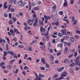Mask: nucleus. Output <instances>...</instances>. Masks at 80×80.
<instances>
[{
  "label": "nucleus",
  "instance_id": "f257e3e1",
  "mask_svg": "<svg viewBox=\"0 0 80 80\" xmlns=\"http://www.w3.org/2000/svg\"><path fill=\"white\" fill-rule=\"evenodd\" d=\"M18 6L19 8H22L23 7V1L21 0L19 1L18 2Z\"/></svg>",
  "mask_w": 80,
  "mask_h": 80
},
{
  "label": "nucleus",
  "instance_id": "f03ea898",
  "mask_svg": "<svg viewBox=\"0 0 80 80\" xmlns=\"http://www.w3.org/2000/svg\"><path fill=\"white\" fill-rule=\"evenodd\" d=\"M80 59V57L78 56L76 59H74L75 63L76 64H78L79 62V59Z\"/></svg>",
  "mask_w": 80,
  "mask_h": 80
},
{
  "label": "nucleus",
  "instance_id": "7ed1b4c3",
  "mask_svg": "<svg viewBox=\"0 0 80 80\" xmlns=\"http://www.w3.org/2000/svg\"><path fill=\"white\" fill-rule=\"evenodd\" d=\"M35 75H36V78L34 80H42V78H38V75H37V74L35 72H34Z\"/></svg>",
  "mask_w": 80,
  "mask_h": 80
},
{
  "label": "nucleus",
  "instance_id": "20e7f679",
  "mask_svg": "<svg viewBox=\"0 0 80 80\" xmlns=\"http://www.w3.org/2000/svg\"><path fill=\"white\" fill-rule=\"evenodd\" d=\"M67 75V72H63L61 74V76H62L63 77H66V75Z\"/></svg>",
  "mask_w": 80,
  "mask_h": 80
},
{
  "label": "nucleus",
  "instance_id": "39448f33",
  "mask_svg": "<svg viewBox=\"0 0 80 80\" xmlns=\"http://www.w3.org/2000/svg\"><path fill=\"white\" fill-rule=\"evenodd\" d=\"M44 17L46 20H49V19H50V18H51V17L50 16H47L45 15L44 16Z\"/></svg>",
  "mask_w": 80,
  "mask_h": 80
},
{
  "label": "nucleus",
  "instance_id": "423d86ee",
  "mask_svg": "<svg viewBox=\"0 0 80 80\" xmlns=\"http://www.w3.org/2000/svg\"><path fill=\"white\" fill-rule=\"evenodd\" d=\"M63 69H64V67H62L59 68L58 70V71L59 72H62L63 70Z\"/></svg>",
  "mask_w": 80,
  "mask_h": 80
},
{
  "label": "nucleus",
  "instance_id": "0eeeda50",
  "mask_svg": "<svg viewBox=\"0 0 80 80\" xmlns=\"http://www.w3.org/2000/svg\"><path fill=\"white\" fill-rule=\"evenodd\" d=\"M8 53L9 54H10L11 55H13V54H14V52L10 51H8Z\"/></svg>",
  "mask_w": 80,
  "mask_h": 80
},
{
  "label": "nucleus",
  "instance_id": "6e6552de",
  "mask_svg": "<svg viewBox=\"0 0 80 80\" xmlns=\"http://www.w3.org/2000/svg\"><path fill=\"white\" fill-rule=\"evenodd\" d=\"M64 2L63 4V7H67V0H64Z\"/></svg>",
  "mask_w": 80,
  "mask_h": 80
},
{
  "label": "nucleus",
  "instance_id": "1a4fd4ad",
  "mask_svg": "<svg viewBox=\"0 0 80 80\" xmlns=\"http://www.w3.org/2000/svg\"><path fill=\"white\" fill-rule=\"evenodd\" d=\"M45 59L44 58H42L41 59V61L43 63L45 64Z\"/></svg>",
  "mask_w": 80,
  "mask_h": 80
},
{
  "label": "nucleus",
  "instance_id": "9d476101",
  "mask_svg": "<svg viewBox=\"0 0 80 80\" xmlns=\"http://www.w3.org/2000/svg\"><path fill=\"white\" fill-rule=\"evenodd\" d=\"M64 62L65 63H70V62L69 61V60L68 59H66L64 60Z\"/></svg>",
  "mask_w": 80,
  "mask_h": 80
},
{
  "label": "nucleus",
  "instance_id": "9b49d317",
  "mask_svg": "<svg viewBox=\"0 0 80 80\" xmlns=\"http://www.w3.org/2000/svg\"><path fill=\"white\" fill-rule=\"evenodd\" d=\"M50 60L52 62H53V60H54V58H53V55H50Z\"/></svg>",
  "mask_w": 80,
  "mask_h": 80
},
{
  "label": "nucleus",
  "instance_id": "f8f14e48",
  "mask_svg": "<svg viewBox=\"0 0 80 80\" xmlns=\"http://www.w3.org/2000/svg\"><path fill=\"white\" fill-rule=\"evenodd\" d=\"M66 31H67V30L65 29L61 30V32L62 33H63V35H64V33H65L66 32H66Z\"/></svg>",
  "mask_w": 80,
  "mask_h": 80
},
{
  "label": "nucleus",
  "instance_id": "ddd939ff",
  "mask_svg": "<svg viewBox=\"0 0 80 80\" xmlns=\"http://www.w3.org/2000/svg\"><path fill=\"white\" fill-rule=\"evenodd\" d=\"M5 38L7 41L8 43L9 44H10V40H9V38H8L6 36L5 37Z\"/></svg>",
  "mask_w": 80,
  "mask_h": 80
},
{
  "label": "nucleus",
  "instance_id": "4468645a",
  "mask_svg": "<svg viewBox=\"0 0 80 80\" xmlns=\"http://www.w3.org/2000/svg\"><path fill=\"white\" fill-rule=\"evenodd\" d=\"M7 68L8 69H12V66L11 65H9L7 66Z\"/></svg>",
  "mask_w": 80,
  "mask_h": 80
},
{
  "label": "nucleus",
  "instance_id": "2eb2a0df",
  "mask_svg": "<svg viewBox=\"0 0 80 80\" xmlns=\"http://www.w3.org/2000/svg\"><path fill=\"white\" fill-rule=\"evenodd\" d=\"M39 78H43L44 77V75L40 73L39 74Z\"/></svg>",
  "mask_w": 80,
  "mask_h": 80
},
{
  "label": "nucleus",
  "instance_id": "dca6fc26",
  "mask_svg": "<svg viewBox=\"0 0 80 80\" xmlns=\"http://www.w3.org/2000/svg\"><path fill=\"white\" fill-rule=\"evenodd\" d=\"M58 37H63V34L60 32L58 33Z\"/></svg>",
  "mask_w": 80,
  "mask_h": 80
},
{
  "label": "nucleus",
  "instance_id": "f3484780",
  "mask_svg": "<svg viewBox=\"0 0 80 80\" xmlns=\"http://www.w3.org/2000/svg\"><path fill=\"white\" fill-rule=\"evenodd\" d=\"M75 65V63L74 62H72V63L71 64L69 65V67H73Z\"/></svg>",
  "mask_w": 80,
  "mask_h": 80
},
{
  "label": "nucleus",
  "instance_id": "a211bd4d",
  "mask_svg": "<svg viewBox=\"0 0 80 80\" xmlns=\"http://www.w3.org/2000/svg\"><path fill=\"white\" fill-rule=\"evenodd\" d=\"M45 29L43 28H42V27L40 28L41 32H44L45 31Z\"/></svg>",
  "mask_w": 80,
  "mask_h": 80
},
{
  "label": "nucleus",
  "instance_id": "6ab92c4d",
  "mask_svg": "<svg viewBox=\"0 0 80 80\" xmlns=\"http://www.w3.org/2000/svg\"><path fill=\"white\" fill-rule=\"evenodd\" d=\"M37 25H38V22H34L33 24V26L34 27H36Z\"/></svg>",
  "mask_w": 80,
  "mask_h": 80
},
{
  "label": "nucleus",
  "instance_id": "aec40b11",
  "mask_svg": "<svg viewBox=\"0 0 80 80\" xmlns=\"http://www.w3.org/2000/svg\"><path fill=\"white\" fill-rule=\"evenodd\" d=\"M68 48H67V47H66L65 48V51L64 52V53L65 54L66 53H67V52H68Z\"/></svg>",
  "mask_w": 80,
  "mask_h": 80
},
{
  "label": "nucleus",
  "instance_id": "412c9836",
  "mask_svg": "<svg viewBox=\"0 0 80 80\" xmlns=\"http://www.w3.org/2000/svg\"><path fill=\"white\" fill-rule=\"evenodd\" d=\"M58 47H60V48H62V47H63V44L62 43H61L60 44H58Z\"/></svg>",
  "mask_w": 80,
  "mask_h": 80
},
{
  "label": "nucleus",
  "instance_id": "4be33fe9",
  "mask_svg": "<svg viewBox=\"0 0 80 80\" xmlns=\"http://www.w3.org/2000/svg\"><path fill=\"white\" fill-rule=\"evenodd\" d=\"M18 68H16V69L15 72H14V73H15V74H17L18 73Z\"/></svg>",
  "mask_w": 80,
  "mask_h": 80
},
{
  "label": "nucleus",
  "instance_id": "5701e85b",
  "mask_svg": "<svg viewBox=\"0 0 80 80\" xmlns=\"http://www.w3.org/2000/svg\"><path fill=\"white\" fill-rule=\"evenodd\" d=\"M40 69L41 70H45L44 67H40Z\"/></svg>",
  "mask_w": 80,
  "mask_h": 80
},
{
  "label": "nucleus",
  "instance_id": "b1692460",
  "mask_svg": "<svg viewBox=\"0 0 80 80\" xmlns=\"http://www.w3.org/2000/svg\"><path fill=\"white\" fill-rule=\"evenodd\" d=\"M29 11H30L31 10V8H32V6L30 5V2H29Z\"/></svg>",
  "mask_w": 80,
  "mask_h": 80
},
{
  "label": "nucleus",
  "instance_id": "393cba45",
  "mask_svg": "<svg viewBox=\"0 0 80 80\" xmlns=\"http://www.w3.org/2000/svg\"><path fill=\"white\" fill-rule=\"evenodd\" d=\"M15 60L14 59L12 60L10 62V64H12V63L13 62H15Z\"/></svg>",
  "mask_w": 80,
  "mask_h": 80
},
{
  "label": "nucleus",
  "instance_id": "a878e982",
  "mask_svg": "<svg viewBox=\"0 0 80 80\" xmlns=\"http://www.w3.org/2000/svg\"><path fill=\"white\" fill-rule=\"evenodd\" d=\"M58 77V74H55L54 75L53 77V78H57Z\"/></svg>",
  "mask_w": 80,
  "mask_h": 80
},
{
  "label": "nucleus",
  "instance_id": "bb28decb",
  "mask_svg": "<svg viewBox=\"0 0 80 80\" xmlns=\"http://www.w3.org/2000/svg\"><path fill=\"white\" fill-rule=\"evenodd\" d=\"M63 12L62 11L59 12V14L60 15H63Z\"/></svg>",
  "mask_w": 80,
  "mask_h": 80
},
{
  "label": "nucleus",
  "instance_id": "cd10ccee",
  "mask_svg": "<svg viewBox=\"0 0 80 80\" xmlns=\"http://www.w3.org/2000/svg\"><path fill=\"white\" fill-rule=\"evenodd\" d=\"M13 55V57H14V58H17V55L16 54H13V55Z\"/></svg>",
  "mask_w": 80,
  "mask_h": 80
},
{
  "label": "nucleus",
  "instance_id": "c85d7f7f",
  "mask_svg": "<svg viewBox=\"0 0 80 80\" xmlns=\"http://www.w3.org/2000/svg\"><path fill=\"white\" fill-rule=\"evenodd\" d=\"M34 10H39V9L37 7H36L34 8Z\"/></svg>",
  "mask_w": 80,
  "mask_h": 80
},
{
  "label": "nucleus",
  "instance_id": "c756f323",
  "mask_svg": "<svg viewBox=\"0 0 80 80\" xmlns=\"http://www.w3.org/2000/svg\"><path fill=\"white\" fill-rule=\"evenodd\" d=\"M46 67H47V68H50L49 65L47 63H46Z\"/></svg>",
  "mask_w": 80,
  "mask_h": 80
},
{
  "label": "nucleus",
  "instance_id": "7c9ffc66",
  "mask_svg": "<svg viewBox=\"0 0 80 80\" xmlns=\"http://www.w3.org/2000/svg\"><path fill=\"white\" fill-rule=\"evenodd\" d=\"M4 16L5 17H8V14H7V13H5L4 14Z\"/></svg>",
  "mask_w": 80,
  "mask_h": 80
},
{
  "label": "nucleus",
  "instance_id": "2f4dec72",
  "mask_svg": "<svg viewBox=\"0 0 80 80\" xmlns=\"http://www.w3.org/2000/svg\"><path fill=\"white\" fill-rule=\"evenodd\" d=\"M7 52H4V57H6V56H7Z\"/></svg>",
  "mask_w": 80,
  "mask_h": 80
},
{
  "label": "nucleus",
  "instance_id": "473e14b6",
  "mask_svg": "<svg viewBox=\"0 0 80 80\" xmlns=\"http://www.w3.org/2000/svg\"><path fill=\"white\" fill-rule=\"evenodd\" d=\"M5 65V63L4 62H1L0 64V67H2V65Z\"/></svg>",
  "mask_w": 80,
  "mask_h": 80
},
{
  "label": "nucleus",
  "instance_id": "72a5a7b5",
  "mask_svg": "<svg viewBox=\"0 0 80 80\" xmlns=\"http://www.w3.org/2000/svg\"><path fill=\"white\" fill-rule=\"evenodd\" d=\"M28 67L27 66H25L24 68V70H28Z\"/></svg>",
  "mask_w": 80,
  "mask_h": 80
},
{
  "label": "nucleus",
  "instance_id": "f704fd0d",
  "mask_svg": "<svg viewBox=\"0 0 80 80\" xmlns=\"http://www.w3.org/2000/svg\"><path fill=\"white\" fill-rule=\"evenodd\" d=\"M69 71L70 72H73V69L72 68H69Z\"/></svg>",
  "mask_w": 80,
  "mask_h": 80
},
{
  "label": "nucleus",
  "instance_id": "c9c22d12",
  "mask_svg": "<svg viewBox=\"0 0 80 80\" xmlns=\"http://www.w3.org/2000/svg\"><path fill=\"white\" fill-rule=\"evenodd\" d=\"M35 22H38V18H34Z\"/></svg>",
  "mask_w": 80,
  "mask_h": 80
},
{
  "label": "nucleus",
  "instance_id": "e433bc0d",
  "mask_svg": "<svg viewBox=\"0 0 80 80\" xmlns=\"http://www.w3.org/2000/svg\"><path fill=\"white\" fill-rule=\"evenodd\" d=\"M17 0H13V3L15 5L17 4Z\"/></svg>",
  "mask_w": 80,
  "mask_h": 80
},
{
  "label": "nucleus",
  "instance_id": "4c0bfd02",
  "mask_svg": "<svg viewBox=\"0 0 80 80\" xmlns=\"http://www.w3.org/2000/svg\"><path fill=\"white\" fill-rule=\"evenodd\" d=\"M18 47H20V48H23L24 47V46H23V45H19Z\"/></svg>",
  "mask_w": 80,
  "mask_h": 80
},
{
  "label": "nucleus",
  "instance_id": "58836bf2",
  "mask_svg": "<svg viewBox=\"0 0 80 80\" xmlns=\"http://www.w3.org/2000/svg\"><path fill=\"white\" fill-rule=\"evenodd\" d=\"M10 32L11 33H14V31H13L12 29H10Z\"/></svg>",
  "mask_w": 80,
  "mask_h": 80
},
{
  "label": "nucleus",
  "instance_id": "ea45409f",
  "mask_svg": "<svg viewBox=\"0 0 80 80\" xmlns=\"http://www.w3.org/2000/svg\"><path fill=\"white\" fill-rule=\"evenodd\" d=\"M76 32L77 33H78V34H80V31H78V30H76Z\"/></svg>",
  "mask_w": 80,
  "mask_h": 80
},
{
  "label": "nucleus",
  "instance_id": "a19ab883",
  "mask_svg": "<svg viewBox=\"0 0 80 80\" xmlns=\"http://www.w3.org/2000/svg\"><path fill=\"white\" fill-rule=\"evenodd\" d=\"M28 50L29 51H31L32 50V48L31 47H29L28 48Z\"/></svg>",
  "mask_w": 80,
  "mask_h": 80
},
{
  "label": "nucleus",
  "instance_id": "79ce46f5",
  "mask_svg": "<svg viewBox=\"0 0 80 80\" xmlns=\"http://www.w3.org/2000/svg\"><path fill=\"white\" fill-rule=\"evenodd\" d=\"M54 24H55L56 25H57V26H58L59 25V22H56V23H54Z\"/></svg>",
  "mask_w": 80,
  "mask_h": 80
},
{
  "label": "nucleus",
  "instance_id": "37998d69",
  "mask_svg": "<svg viewBox=\"0 0 80 80\" xmlns=\"http://www.w3.org/2000/svg\"><path fill=\"white\" fill-rule=\"evenodd\" d=\"M77 20H75V21L73 23V25H77Z\"/></svg>",
  "mask_w": 80,
  "mask_h": 80
},
{
  "label": "nucleus",
  "instance_id": "c03bdc74",
  "mask_svg": "<svg viewBox=\"0 0 80 80\" xmlns=\"http://www.w3.org/2000/svg\"><path fill=\"white\" fill-rule=\"evenodd\" d=\"M78 55V53H77V52H75L74 53V57H76Z\"/></svg>",
  "mask_w": 80,
  "mask_h": 80
},
{
  "label": "nucleus",
  "instance_id": "a18cd8bd",
  "mask_svg": "<svg viewBox=\"0 0 80 80\" xmlns=\"http://www.w3.org/2000/svg\"><path fill=\"white\" fill-rule=\"evenodd\" d=\"M61 53L62 52H58L57 53V55L58 56H59V55H61Z\"/></svg>",
  "mask_w": 80,
  "mask_h": 80
},
{
  "label": "nucleus",
  "instance_id": "49530a36",
  "mask_svg": "<svg viewBox=\"0 0 80 80\" xmlns=\"http://www.w3.org/2000/svg\"><path fill=\"white\" fill-rule=\"evenodd\" d=\"M52 9L53 10H55L56 9V6L54 5L52 7Z\"/></svg>",
  "mask_w": 80,
  "mask_h": 80
},
{
  "label": "nucleus",
  "instance_id": "de8ad7c7",
  "mask_svg": "<svg viewBox=\"0 0 80 80\" xmlns=\"http://www.w3.org/2000/svg\"><path fill=\"white\" fill-rule=\"evenodd\" d=\"M74 2V1H73V0H71V1H70L71 4V5H72V4Z\"/></svg>",
  "mask_w": 80,
  "mask_h": 80
},
{
  "label": "nucleus",
  "instance_id": "09e8293b",
  "mask_svg": "<svg viewBox=\"0 0 80 80\" xmlns=\"http://www.w3.org/2000/svg\"><path fill=\"white\" fill-rule=\"evenodd\" d=\"M74 37L75 38H77V39H78L79 38V36H78L77 35H75Z\"/></svg>",
  "mask_w": 80,
  "mask_h": 80
},
{
  "label": "nucleus",
  "instance_id": "8fccbe9b",
  "mask_svg": "<svg viewBox=\"0 0 80 80\" xmlns=\"http://www.w3.org/2000/svg\"><path fill=\"white\" fill-rule=\"evenodd\" d=\"M80 68H78L77 67H76L75 68V70H76V71H78V70Z\"/></svg>",
  "mask_w": 80,
  "mask_h": 80
},
{
  "label": "nucleus",
  "instance_id": "3c124183",
  "mask_svg": "<svg viewBox=\"0 0 80 80\" xmlns=\"http://www.w3.org/2000/svg\"><path fill=\"white\" fill-rule=\"evenodd\" d=\"M70 39L71 40V41L72 42H74V40H73V38L71 37V38H70Z\"/></svg>",
  "mask_w": 80,
  "mask_h": 80
},
{
  "label": "nucleus",
  "instance_id": "603ef678",
  "mask_svg": "<svg viewBox=\"0 0 80 80\" xmlns=\"http://www.w3.org/2000/svg\"><path fill=\"white\" fill-rule=\"evenodd\" d=\"M49 51L50 52V53H53V51L52 50V49H50L49 50Z\"/></svg>",
  "mask_w": 80,
  "mask_h": 80
},
{
  "label": "nucleus",
  "instance_id": "864d4df0",
  "mask_svg": "<svg viewBox=\"0 0 80 80\" xmlns=\"http://www.w3.org/2000/svg\"><path fill=\"white\" fill-rule=\"evenodd\" d=\"M73 55V54H70L69 56H68V58H71L72 57Z\"/></svg>",
  "mask_w": 80,
  "mask_h": 80
},
{
  "label": "nucleus",
  "instance_id": "5fc2aeb1",
  "mask_svg": "<svg viewBox=\"0 0 80 80\" xmlns=\"http://www.w3.org/2000/svg\"><path fill=\"white\" fill-rule=\"evenodd\" d=\"M13 40L14 42H17V38L15 37V38H14V39H13Z\"/></svg>",
  "mask_w": 80,
  "mask_h": 80
},
{
  "label": "nucleus",
  "instance_id": "6e6d98bb",
  "mask_svg": "<svg viewBox=\"0 0 80 80\" xmlns=\"http://www.w3.org/2000/svg\"><path fill=\"white\" fill-rule=\"evenodd\" d=\"M11 12H15V9L13 8H12L11 11Z\"/></svg>",
  "mask_w": 80,
  "mask_h": 80
},
{
  "label": "nucleus",
  "instance_id": "4d7b16f0",
  "mask_svg": "<svg viewBox=\"0 0 80 80\" xmlns=\"http://www.w3.org/2000/svg\"><path fill=\"white\" fill-rule=\"evenodd\" d=\"M52 27V26H50L48 27V31H49L50 30V28Z\"/></svg>",
  "mask_w": 80,
  "mask_h": 80
},
{
  "label": "nucleus",
  "instance_id": "13d9d810",
  "mask_svg": "<svg viewBox=\"0 0 80 80\" xmlns=\"http://www.w3.org/2000/svg\"><path fill=\"white\" fill-rule=\"evenodd\" d=\"M9 23L10 24V25H12V24H13V22H12V21H9Z\"/></svg>",
  "mask_w": 80,
  "mask_h": 80
},
{
  "label": "nucleus",
  "instance_id": "bf43d9fd",
  "mask_svg": "<svg viewBox=\"0 0 80 80\" xmlns=\"http://www.w3.org/2000/svg\"><path fill=\"white\" fill-rule=\"evenodd\" d=\"M9 17L10 18H11V17H12V13H10L9 14Z\"/></svg>",
  "mask_w": 80,
  "mask_h": 80
},
{
  "label": "nucleus",
  "instance_id": "052dcab7",
  "mask_svg": "<svg viewBox=\"0 0 80 80\" xmlns=\"http://www.w3.org/2000/svg\"><path fill=\"white\" fill-rule=\"evenodd\" d=\"M32 42L34 43H36L37 42V41L36 40H34L32 41Z\"/></svg>",
  "mask_w": 80,
  "mask_h": 80
},
{
  "label": "nucleus",
  "instance_id": "680f3d73",
  "mask_svg": "<svg viewBox=\"0 0 80 80\" xmlns=\"http://www.w3.org/2000/svg\"><path fill=\"white\" fill-rule=\"evenodd\" d=\"M24 29L25 30H28V27L27 26H26L24 28Z\"/></svg>",
  "mask_w": 80,
  "mask_h": 80
},
{
  "label": "nucleus",
  "instance_id": "e2e57ef3",
  "mask_svg": "<svg viewBox=\"0 0 80 80\" xmlns=\"http://www.w3.org/2000/svg\"><path fill=\"white\" fill-rule=\"evenodd\" d=\"M8 8V6L6 5H4V8Z\"/></svg>",
  "mask_w": 80,
  "mask_h": 80
},
{
  "label": "nucleus",
  "instance_id": "0e129e2a",
  "mask_svg": "<svg viewBox=\"0 0 80 80\" xmlns=\"http://www.w3.org/2000/svg\"><path fill=\"white\" fill-rule=\"evenodd\" d=\"M63 76H61L59 78V80H62V79H63Z\"/></svg>",
  "mask_w": 80,
  "mask_h": 80
},
{
  "label": "nucleus",
  "instance_id": "69168bd1",
  "mask_svg": "<svg viewBox=\"0 0 80 80\" xmlns=\"http://www.w3.org/2000/svg\"><path fill=\"white\" fill-rule=\"evenodd\" d=\"M52 37L54 38H57V36H55L53 34L52 35Z\"/></svg>",
  "mask_w": 80,
  "mask_h": 80
},
{
  "label": "nucleus",
  "instance_id": "338daca9",
  "mask_svg": "<svg viewBox=\"0 0 80 80\" xmlns=\"http://www.w3.org/2000/svg\"><path fill=\"white\" fill-rule=\"evenodd\" d=\"M13 21H14V22H16L17 21V19L15 18H13Z\"/></svg>",
  "mask_w": 80,
  "mask_h": 80
},
{
  "label": "nucleus",
  "instance_id": "774afa93",
  "mask_svg": "<svg viewBox=\"0 0 80 80\" xmlns=\"http://www.w3.org/2000/svg\"><path fill=\"white\" fill-rule=\"evenodd\" d=\"M42 40H43V42H45V37H43L42 38Z\"/></svg>",
  "mask_w": 80,
  "mask_h": 80
}]
</instances>
